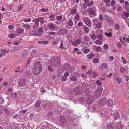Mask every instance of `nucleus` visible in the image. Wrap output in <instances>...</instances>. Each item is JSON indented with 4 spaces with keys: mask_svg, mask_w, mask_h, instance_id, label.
<instances>
[{
    "mask_svg": "<svg viewBox=\"0 0 129 129\" xmlns=\"http://www.w3.org/2000/svg\"><path fill=\"white\" fill-rule=\"evenodd\" d=\"M107 129H113L114 128V124L113 123H110L107 125Z\"/></svg>",
    "mask_w": 129,
    "mask_h": 129,
    "instance_id": "7",
    "label": "nucleus"
},
{
    "mask_svg": "<svg viewBox=\"0 0 129 129\" xmlns=\"http://www.w3.org/2000/svg\"><path fill=\"white\" fill-rule=\"evenodd\" d=\"M12 118L13 119H19V116L18 115H14L12 116Z\"/></svg>",
    "mask_w": 129,
    "mask_h": 129,
    "instance_id": "29",
    "label": "nucleus"
},
{
    "mask_svg": "<svg viewBox=\"0 0 129 129\" xmlns=\"http://www.w3.org/2000/svg\"><path fill=\"white\" fill-rule=\"evenodd\" d=\"M116 79L118 81L119 84H120V83L121 82V79H119L118 77H116Z\"/></svg>",
    "mask_w": 129,
    "mask_h": 129,
    "instance_id": "54",
    "label": "nucleus"
},
{
    "mask_svg": "<svg viewBox=\"0 0 129 129\" xmlns=\"http://www.w3.org/2000/svg\"><path fill=\"white\" fill-rule=\"evenodd\" d=\"M4 109V112L6 114H8L9 113V111L7 108H5Z\"/></svg>",
    "mask_w": 129,
    "mask_h": 129,
    "instance_id": "26",
    "label": "nucleus"
},
{
    "mask_svg": "<svg viewBox=\"0 0 129 129\" xmlns=\"http://www.w3.org/2000/svg\"><path fill=\"white\" fill-rule=\"evenodd\" d=\"M121 59L123 61V63L124 64H126V60L123 57H122Z\"/></svg>",
    "mask_w": 129,
    "mask_h": 129,
    "instance_id": "36",
    "label": "nucleus"
},
{
    "mask_svg": "<svg viewBox=\"0 0 129 129\" xmlns=\"http://www.w3.org/2000/svg\"><path fill=\"white\" fill-rule=\"evenodd\" d=\"M60 121L61 123H63L66 121L65 119L63 116H61V117Z\"/></svg>",
    "mask_w": 129,
    "mask_h": 129,
    "instance_id": "20",
    "label": "nucleus"
},
{
    "mask_svg": "<svg viewBox=\"0 0 129 129\" xmlns=\"http://www.w3.org/2000/svg\"><path fill=\"white\" fill-rule=\"evenodd\" d=\"M89 38L87 36H85L84 38V39L86 42H87L89 41Z\"/></svg>",
    "mask_w": 129,
    "mask_h": 129,
    "instance_id": "42",
    "label": "nucleus"
},
{
    "mask_svg": "<svg viewBox=\"0 0 129 129\" xmlns=\"http://www.w3.org/2000/svg\"><path fill=\"white\" fill-rule=\"evenodd\" d=\"M28 54V52H24L22 54V56L24 58H25L27 56Z\"/></svg>",
    "mask_w": 129,
    "mask_h": 129,
    "instance_id": "23",
    "label": "nucleus"
},
{
    "mask_svg": "<svg viewBox=\"0 0 129 129\" xmlns=\"http://www.w3.org/2000/svg\"><path fill=\"white\" fill-rule=\"evenodd\" d=\"M96 83L99 86H100L101 85V83L100 81L99 80H98L96 81Z\"/></svg>",
    "mask_w": 129,
    "mask_h": 129,
    "instance_id": "59",
    "label": "nucleus"
},
{
    "mask_svg": "<svg viewBox=\"0 0 129 129\" xmlns=\"http://www.w3.org/2000/svg\"><path fill=\"white\" fill-rule=\"evenodd\" d=\"M94 100V97L93 95H91L88 97L86 100V102L88 104H91L93 102Z\"/></svg>",
    "mask_w": 129,
    "mask_h": 129,
    "instance_id": "4",
    "label": "nucleus"
},
{
    "mask_svg": "<svg viewBox=\"0 0 129 129\" xmlns=\"http://www.w3.org/2000/svg\"><path fill=\"white\" fill-rule=\"evenodd\" d=\"M62 17V15L58 16L56 17V19L57 20L60 21L61 20Z\"/></svg>",
    "mask_w": 129,
    "mask_h": 129,
    "instance_id": "53",
    "label": "nucleus"
},
{
    "mask_svg": "<svg viewBox=\"0 0 129 129\" xmlns=\"http://www.w3.org/2000/svg\"><path fill=\"white\" fill-rule=\"evenodd\" d=\"M94 56V55L93 54H90L89 55L88 57V59H91Z\"/></svg>",
    "mask_w": 129,
    "mask_h": 129,
    "instance_id": "63",
    "label": "nucleus"
},
{
    "mask_svg": "<svg viewBox=\"0 0 129 129\" xmlns=\"http://www.w3.org/2000/svg\"><path fill=\"white\" fill-rule=\"evenodd\" d=\"M39 20L38 18H37L35 21V23L37 25H38L39 24Z\"/></svg>",
    "mask_w": 129,
    "mask_h": 129,
    "instance_id": "52",
    "label": "nucleus"
},
{
    "mask_svg": "<svg viewBox=\"0 0 129 129\" xmlns=\"http://www.w3.org/2000/svg\"><path fill=\"white\" fill-rule=\"evenodd\" d=\"M85 98L83 97H81L79 99L80 101L82 102H84L85 101Z\"/></svg>",
    "mask_w": 129,
    "mask_h": 129,
    "instance_id": "27",
    "label": "nucleus"
},
{
    "mask_svg": "<svg viewBox=\"0 0 129 129\" xmlns=\"http://www.w3.org/2000/svg\"><path fill=\"white\" fill-rule=\"evenodd\" d=\"M96 50L97 52H101L102 50V49L100 47L98 46L96 49Z\"/></svg>",
    "mask_w": 129,
    "mask_h": 129,
    "instance_id": "43",
    "label": "nucleus"
},
{
    "mask_svg": "<svg viewBox=\"0 0 129 129\" xmlns=\"http://www.w3.org/2000/svg\"><path fill=\"white\" fill-rule=\"evenodd\" d=\"M27 80L25 79H21L18 81V84L21 86H23L26 85Z\"/></svg>",
    "mask_w": 129,
    "mask_h": 129,
    "instance_id": "5",
    "label": "nucleus"
},
{
    "mask_svg": "<svg viewBox=\"0 0 129 129\" xmlns=\"http://www.w3.org/2000/svg\"><path fill=\"white\" fill-rule=\"evenodd\" d=\"M115 2L114 0H112L111 1V4L110 5L112 6H114L115 4Z\"/></svg>",
    "mask_w": 129,
    "mask_h": 129,
    "instance_id": "45",
    "label": "nucleus"
},
{
    "mask_svg": "<svg viewBox=\"0 0 129 129\" xmlns=\"http://www.w3.org/2000/svg\"><path fill=\"white\" fill-rule=\"evenodd\" d=\"M81 46L83 48H86L88 47V44L85 42H83L81 43Z\"/></svg>",
    "mask_w": 129,
    "mask_h": 129,
    "instance_id": "13",
    "label": "nucleus"
},
{
    "mask_svg": "<svg viewBox=\"0 0 129 129\" xmlns=\"http://www.w3.org/2000/svg\"><path fill=\"white\" fill-rule=\"evenodd\" d=\"M103 89L101 88H99L96 90L94 93V95L96 98L100 96L101 94Z\"/></svg>",
    "mask_w": 129,
    "mask_h": 129,
    "instance_id": "6",
    "label": "nucleus"
},
{
    "mask_svg": "<svg viewBox=\"0 0 129 129\" xmlns=\"http://www.w3.org/2000/svg\"><path fill=\"white\" fill-rule=\"evenodd\" d=\"M97 37L98 38V39L100 40H102V36L100 34H99L98 35Z\"/></svg>",
    "mask_w": 129,
    "mask_h": 129,
    "instance_id": "37",
    "label": "nucleus"
},
{
    "mask_svg": "<svg viewBox=\"0 0 129 129\" xmlns=\"http://www.w3.org/2000/svg\"><path fill=\"white\" fill-rule=\"evenodd\" d=\"M8 28L9 29L11 30L13 29L14 28V27L12 25H10L8 26Z\"/></svg>",
    "mask_w": 129,
    "mask_h": 129,
    "instance_id": "57",
    "label": "nucleus"
},
{
    "mask_svg": "<svg viewBox=\"0 0 129 129\" xmlns=\"http://www.w3.org/2000/svg\"><path fill=\"white\" fill-rule=\"evenodd\" d=\"M89 51V50L88 49H86L84 50V52L85 54L88 53Z\"/></svg>",
    "mask_w": 129,
    "mask_h": 129,
    "instance_id": "49",
    "label": "nucleus"
},
{
    "mask_svg": "<svg viewBox=\"0 0 129 129\" xmlns=\"http://www.w3.org/2000/svg\"><path fill=\"white\" fill-rule=\"evenodd\" d=\"M113 116L114 119L116 120L119 118V115L118 113L117 112H115L113 114Z\"/></svg>",
    "mask_w": 129,
    "mask_h": 129,
    "instance_id": "10",
    "label": "nucleus"
},
{
    "mask_svg": "<svg viewBox=\"0 0 129 129\" xmlns=\"http://www.w3.org/2000/svg\"><path fill=\"white\" fill-rule=\"evenodd\" d=\"M99 61V60L97 58H94L93 60V62L95 63H98Z\"/></svg>",
    "mask_w": 129,
    "mask_h": 129,
    "instance_id": "39",
    "label": "nucleus"
},
{
    "mask_svg": "<svg viewBox=\"0 0 129 129\" xmlns=\"http://www.w3.org/2000/svg\"><path fill=\"white\" fill-rule=\"evenodd\" d=\"M114 28L116 29H118L120 28V26L119 24H115V25Z\"/></svg>",
    "mask_w": 129,
    "mask_h": 129,
    "instance_id": "40",
    "label": "nucleus"
},
{
    "mask_svg": "<svg viewBox=\"0 0 129 129\" xmlns=\"http://www.w3.org/2000/svg\"><path fill=\"white\" fill-rule=\"evenodd\" d=\"M117 45L118 47L119 48H120L121 46V44L119 42H118L117 44Z\"/></svg>",
    "mask_w": 129,
    "mask_h": 129,
    "instance_id": "61",
    "label": "nucleus"
},
{
    "mask_svg": "<svg viewBox=\"0 0 129 129\" xmlns=\"http://www.w3.org/2000/svg\"><path fill=\"white\" fill-rule=\"evenodd\" d=\"M106 19L107 21L108 22L110 25H112L113 24V20L111 18L108 17H106Z\"/></svg>",
    "mask_w": 129,
    "mask_h": 129,
    "instance_id": "8",
    "label": "nucleus"
},
{
    "mask_svg": "<svg viewBox=\"0 0 129 129\" xmlns=\"http://www.w3.org/2000/svg\"><path fill=\"white\" fill-rule=\"evenodd\" d=\"M84 31L86 33H87V32H88V31H89V29L87 27H85L84 28Z\"/></svg>",
    "mask_w": 129,
    "mask_h": 129,
    "instance_id": "58",
    "label": "nucleus"
},
{
    "mask_svg": "<svg viewBox=\"0 0 129 129\" xmlns=\"http://www.w3.org/2000/svg\"><path fill=\"white\" fill-rule=\"evenodd\" d=\"M49 28L51 30L54 29L55 28V26L53 24L51 23L49 25Z\"/></svg>",
    "mask_w": 129,
    "mask_h": 129,
    "instance_id": "15",
    "label": "nucleus"
},
{
    "mask_svg": "<svg viewBox=\"0 0 129 129\" xmlns=\"http://www.w3.org/2000/svg\"><path fill=\"white\" fill-rule=\"evenodd\" d=\"M50 104H47L46 103L43 105V107L45 109H50Z\"/></svg>",
    "mask_w": 129,
    "mask_h": 129,
    "instance_id": "11",
    "label": "nucleus"
},
{
    "mask_svg": "<svg viewBox=\"0 0 129 129\" xmlns=\"http://www.w3.org/2000/svg\"><path fill=\"white\" fill-rule=\"evenodd\" d=\"M53 115V113L52 112H50L47 114V116L49 118L52 117Z\"/></svg>",
    "mask_w": 129,
    "mask_h": 129,
    "instance_id": "32",
    "label": "nucleus"
},
{
    "mask_svg": "<svg viewBox=\"0 0 129 129\" xmlns=\"http://www.w3.org/2000/svg\"><path fill=\"white\" fill-rule=\"evenodd\" d=\"M93 76H92L94 78H95L96 77L98 76L97 73L95 72H93L92 73Z\"/></svg>",
    "mask_w": 129,
    "mask_h": 129,
    "instance_id": "41",
    "label": "nucleus"
},
{
    "mask_svg": "<svg viewBox=\"0 0 129 129\" xmlns=\"http://www.w3.org/2000/svg\"><path fill=\"white\" fill-rule=\"evenodd\" d=\"M23 26L27 29H29L31 28V27L30 25L26 24H24L23 25Z\"/></svg>",
    "mask_w": 129,
    "mask_h": 129,
    "instance_id": "22",
    "label": "nucleus"
},
{
    "mask_svg": "<svg viewBox=\"0 0 129 129\" xmlns=\"http://www.w3.org/2000/svg\"><path fill=\"white\" fill-rule=\"evenodd\" d=\"M68 25L70 26H72L73 25V22L71 20H70L68 22Z\"/></svg>",
    "mask_w": 129,
    "mask_h": 129,
    "instance_id": "31",
    "label": "nucleus"
},
{
    "mask_svg": "<svg viewBox=\"0 0 129 129\" xmlns=\"http://www.w3.org/2000/svg\"><path fill=\"white\" fill-rule=\"evenodd\" d=\"M16 32L18 33H23V30L21 29H16Z\"/></svg>",
    "mask_w": 129,
    "mask_h": 129,
    "instance_id": "21",
    "label": "nucleus"
},
{
    "mask_svg": "<svg viewBox=\"0 0 129 129\" xmlns=\"http://www.w3.org/2000/svg\"><path fill=\"white\" fill-rule=\"evenodd\" d=\"M15 36V35L13 33H11L10 35V37L11 38H14Z\"/></svg>",
    "mask_w": 129,
    "mask_h": 129,
    "instance_id": "56",
    "label": "nucleus"
},
{
    "mask_svg": "<svg viewBox=\"0 0 129 129\" xmlns=\"http://www.w3.org/2000/svg\"><path fill=\"white\" fill-rule=\"evenodd\" d=\"M91 37L92 39H95L96 38V36L94 34H93L91 36Z\"/></svg>",
    "mask_w": 129,
    "mask_h": 129,
    "instance_id": "47",
    "label": "nucleus"
},
{
    "mask_svg": "<svg viewBox=\"0 0 129 129\" xmlns=\"http://www.w3.org/2000/svg\"><path fill=\"white\" fill-rule=\"evenodd\" d=\"M99 19L101 21H102L103 19V15L102 14H100L99 16Z\"/></svg>",
    "mask_w": 129,
    "mask_h": 129,
    "instance_id": "60",
    "label": "nucleus"
},
{
    "mask_svg": "<svg viewBox=\"0 0 129 129\" xmlns=\"http://www.w3.org/2000/svg\"><path fill=\"white\" fill-rule=\"evenodd\" d=\"M79 88V86H77L75 88L74 91L76 94L79 95L80 94Z\"/></svg>",
    "mask_w": 129,
    "mask_h": 129,
    "instance_id": "9",
    "label": "nucleus"
},
{
    "mask_svg": "<svg viewBox=\"0 0 129 129\" xmlns=\"http://www.w3.org/2000/svg\"><path fill=\"white\" fill-rule=\"evenodd\" d=\"M107 66V63H105L102 64L101 66V69H103L104 68H106Z\"/></svg>",
    "mask_w": 129,
    "mask_h": 129,
    "instance_id": "19",
    "label": "nucleus"
},
{
    "mask_svg": "<svg viewBox=\"0 0 129 129\" xmlns=\"http://www.w3.org/2000/svg\"><path fill=\"white\" fill-rule=\"evenodd\" d=\"M101 43V41L100 40H97L95 41V43L96 44H100Z\"/></svg>",
    "mask_w": 129,
    "mask_h": 129,
    "instance_id": "48",
    "label": "nucleus"
},
{
    "mask_svg": "<svg viewBox=\"0 0 129 129\" xmlns=\"http://www.w3.org/2000/svg\"><path fill=\"white\" fill-rule=\"evenodd\" d=\"M42 66L41 63L37 62L35 63L33 68V73L36 75H38L42 70Z\"/></svg>",
    "mask_w": 129,
    "mask_h": 129,
    "instance_id": "2",
    "label": "nucleus"
},
{
    "mask_svg": "<svg viewBox=\"0 0 129 129\" xmlns=\"http://www.w3.org/2000/svg\"><path fill=\"white\" fill-rule=\"evenodd\" d=\"M31 34L33 35H36V32L33 31H31L30 33Z\"/></svg>",
    "mask_w": 129,
    "mask_h": 129,
    "instance_id": "55",
    "label": "nucleus"
},
{
    "mask_svg": "<svg viewBox=\"0 0 129 129\" xmlns=\"http://www.w3.org/2000/svg\"><path fill=\"white\" fill-rule=\"evenodd\" d=\"M63 41H62L61 42V44H60V48L61 49H63Z\"/></svg>",
    "mask_w": 129,
    "mask_h": 129,
    "instance_id": "50",
    "label": "nucleus"
},
{
    "mask_svg": "<svg viewBox=\"0 0 129 129\" xmlns=\"http://www.w3.org/2000/svg\"><path fill=\"white\" fill-rule=\"evenodd\" d=\"M76 42L77 44H79L81 43V40L79 39H77L76 40Z\"/></svg>",
    "mask_w": 129,
    "mask_h": 129,
    "instance_id": "62",
    "label": "nucleus"
},
{
    "mask_svg": "<svg viewBox=\"0 0 129 129\" xmlns=\"http://www.w3.org/2000/svg\"><path fill=\"white\" fill-rule=\"evenodd\" d=\"M107 101V100L106 98H102L99 101L98 104L100 106H102L106 104Z\"/></svg>",
    "mask_w": 129,
    "mask_h": 129,
    "instance_id": "3",
    "label": "nucleus"
},
{
    "mask_svg": "<svg viewBox=\"0 0 129 129\" xmlns=\"http://www.w3.org/2000/svg\"><path fill=\"white\" fill-rule=\"evenodd\" d=\"M94 3L93 1H91L87 5V6L88 7H89L90 6H91Z\"/></svg>",
    "mask_w": 129,
    "mask_h": 129,
    "instance_id": "46",
    "label": "nucleus"
},
{
    "mask_svg": "<svg viewBox=\"0 0 129 129\" xmlns=\"http://www.w3.org/2000/svg\"><path fill=\"white\" fill-rule=\"evenodd\" d=\"M48 69L50 72H53L54 71L53 69L49 65L48 67Z\"/></svg>",
    "mask_w": 129,
    "mask_h": 129,
    "instance_id": "30",
    "label": "nucleus"
},
{
    "mask_svg": "<svg viewBox=\"0 0 129 129\" xmlns=\"http://www.w3.org/2000/svg\"><path fill=\"white\" fill-rule=\"evenodd\" d=\"M77 80V78L74 77L72 76L70 78V80L72 81H76Z\"/></svg>",
    "mask_w": 129,
    "mask_h": 129,
    "instance_id": "33",
    "label": "nucleus"
},
{
    "mask_svg": "<svg viewBox=\"0 0 129 129\" xmlns=\"http://www.w3.org/2000/svg\"><path fill=\"white\" fill-rule=\"evenodd\" d=\"M37 52V51L36 50H34L31 52L30 54L31 55H34L36 54Z\"/></svg>",
    "mask_w": 129,
    "mask_h": 129,
    "instance_id": "34",
    "label": "nucleus"
},
{
    "mask_svg": "<svg viewBox=\"0 0 129 129\" xmlns=\"http://www.w3.org/2000/svg\"><path fill=\"white\" fill-rule=\"evenodd\" d=\"M4 108L3 107L0 105V114L2 113L3 112Z\"/></svg>",
    "mask_w": 129,
    "mask_h": 129,
    "instance_id": "38",
    "label": "nucleus"
},
{
    "mask_svg": "<svg viewBox=\"0 0 129 129\" xmlns=\"http://www.w3.org/2000/svg\"><path fill=\"white\" fill-rule=\"evenodd\" d=\"M40 103L41 102L39 101H38L37 102L35 103V106L36 107H39L40 106Z\"/></svg>",
    "mask_w": 129,
    "mask_h": 129,
    "instance_id": "24",
    "label": "nucleus"
},
{
    "mask_svg": "<svg viewBox=\"0 0 129 129\" xmlns=\"http://www.w3.org/2000/svg\"><path fill=\"white\" fill-rule=\"evenodd\" d=\"M105 34L106 35L109 37H111L112 35V33L111 32H109V33H107V32H105Z\"/></svg>",
    "mask_w": 129,
    "mask_h": 129,
    "instance_id": "28",
    "label": "nucleus"
},
{
    "mask_svg": "<svg viewBox=\"0 0 129 129\" xmlns=\"http://www.w3.org/2000/svg\"><path fill=\"white\" fill-rule=\"evenodd\" d=\"M48 43V41H38V43L40 44H47Z\"/></svg>",
    "mask_w": 129,
    "mask_h": 129,
    "instance_id": "16",
    "label": "nucleus"
},
{
    "mask_svg": "<svg viewBox=\"0 0 129 129\" xmlns=\"http://www.w3.org/2000/svg\"><path fill=\"white\" fill-rule=\"evenodd\" d=\"M39 21H40L41 24H43L44 22V19L42 17H40L38 18Z\"/></svg>",
    "mask_w": 129,
    "mask_h": 129,
    "instance_id": "17",
    "label": "nucleus"
},
{
    "mask_svg": "<svg viewBox=\"0 0 129 129\" xmlns=\"http://www.w3.org/2000/svg\"><path fill=\"white\" fill-rule=\"evenodd\" d=\"M38 31L39 32L41 33L43 31V30L42 28L40 27L38 29Z\"/></svg>",
    "mask_w": 129,
    "mask_h": 129,
    "instance_id": "64",
    "label": "nucleus"
},
{
    "mask_svg": "<svg viewBox=\"0 0 129 129\" xmlns=\"http://www.w3.org/2000/svg\"><path fill=\"white\" fill-rule=\"evenodd\" d=\"M61 59L59 56H57L55 58L51 59L49 62L50 64L52 66L58 67L61 65Z\"/></svg>",
    "mask_w": 129,
    "mask_h": 129,
    "instance_id": "1",
    "label": "nucleus"
},
{
    "mask_svg": "<svg viewBox=\"0 0 129 129\" xmlns=\"http://www.w3.org/2000/svg\"><path fill=\"white\" fill-rule=\"evenodd\" d=\"M87 11L91 15H93L95 13V12L94 10H92L91 9H88Z\"/></svg>",
    "mask_w": 129,
    "mask_h": 129,
    "instance_id": "14",
    "label": "nucleus"
},
{
    "mask_svg": "<svg viewBox=\"0 0 129 129\" xmlns=\"http://www.w3.org/2000/svg\"><path fill=\"white\" fill-rule=\"evenodd\" d=\"M102 24L101 23H99L96 24V27L98 28H100L101 27Z\"/></svg>",
    "mask_w": 129,
    "mask_h": 129,
    "instance_id": "44",
    "label": "nucleus"
},
{
    "mask_svg": "<svg viewBox=\"0 0 129 129\" xmlns=\"http://www.w3.org/2000/svg\"><path fill=\"white\" fill-rule=\"evenodd\" d=\"M123 76L126 78V81H127L129 80V77L127 75L124 74L123 75Z\"/></svg>",
    "mask_w": 129,
    "mask_h": 129,
    "instance_id": "35",
    "label": "nucleus"
},
{
    "mask_svg": "<svg viewBox=\"0 0 129 129\" xmlns=\"http://www.w3.org/2000/svg\"><path fill=\"white\" fill-rule=\"evenodd\" d=\"M26 75L27 76L29 77L31 75V73L28 72H26Z\"/></svg>",
    "mask_w": 129,
    "mask_h": 129,
    "instance_id": "51",
    "label": "nucleus"
},
{
    "mask_svg": "<svg viewBox=\"0 0 129 129\" xmlns=\"http://www.w3.org/2000/svg\"><path fill=\"white\" fill-rule=\"evenodd\" d=\"M116 124V129H122L121 125L119 123L117 122Z\"/></svg>",
    "mask_w": 129,
    "mask_h": 129,
    "instance_id": "12",
    "label": "nucleus"
},
{
    "mask_svg": "<svg viewBox=\"0 0 129 129\" xmlns=\"http://www.w3.org/2000/svg\"><path fill=\"white\" fill-rule=\"evenodd\" d=\"M85 23L87 25H90L91 24L90 21L89 20H87L85 21Z\"/></svg>",
    "mask_w": 129,
    "mask_h": 129,
    "instance_id": "25",
    "label": "nucleus"
},
{
    "mask_svg": "<svg viewBox=\"0 0 129 129\" xmlns=\"http://www.w3.org/2000/svg\"><path fill=\"white\" fill-rule=\"evenodd\" d=\"M107 102L108 106L111 107L113 105V103L112 100H109L107 101Z\"/></svg>",
    "mask_w": 129,
    "mask_h": 129,
    "instance_id": "18",
    "label": "nucleus"
}]
</instances>
